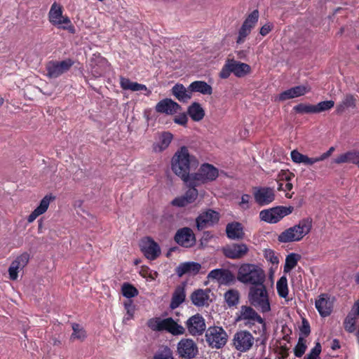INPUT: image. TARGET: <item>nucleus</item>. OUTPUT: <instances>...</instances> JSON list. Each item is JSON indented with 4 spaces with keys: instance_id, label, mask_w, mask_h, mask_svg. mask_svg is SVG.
Here are the masks:
<instances>
[{
    "instance_id": "obj_1",
    "label": "nucleus",
    "mask_w": 359,
    "mask_h": 359,
    "mask_svg": "<svg viewBox=\"0 0 359 359\" xmlns=\"http://www.w3.org/2000/svg\"><path fill=\"white\" fill-rule=\"evenodd\" d=\"M192 164L196 165L195 158L189 155L186 147H181L172 158V171L186 182L187 185L191 180L189 172Z\"/></svg>"
},
{
    "instance_id": "obj_2",
    "label": "nucleus",
    "mask_w": 359,
    "mask_h": 359,
    "mask_svg": "<svg viewBox=\"0 0 359 359\" xmlns=\"http://www.w3.org/2000/svg\"><path fill=\"white\" fill-rule=\"evenodd\" d=\"M236 278L243 284L256 286L264 283L266 275L259 266L245 263L238 268Z\"/></svg>"
},
{
    "instance_id": "obj_3",
    "label": "nucleus",
    "mask_w": 359,
    "mask_h": 359,
    "mask_svg": "<svg viewBox=\"0 0 359 359\" xmlns=\"http://www.w3.org/2000/svg\"><path fill=\"white\" fill-rule=\"evenodd\" d=\"M311 227V220L309 219H302L297 224L290 227L280 233L278 236V240L280 243L299 241L310 232Z\"/></svg>"
},
{
    "instance_id": "obj_4",
    "label": "nucleus",
    "mask_w": 359,
    "mask_h": 359,
    "mask_svg": "<svg viewBox=\"0 0 359 359\" xmlns=\"http://www.w3.org/2000/svg\"><path fill=\"white\" fill-rule=\"evenodd\" d=\"M63 8L62 6L54 2L50 7L48 13V20L53 26L57 27L59 29L67 30L71 34L76 33V29L69 18L67 15H63Z\"/></svg>"
},
{
    "instance_id": "obj_5",
    "label": "nucleus",
    "mask_w": 359,
    "mask_h": 359,
    "mask_svg": "<svg viewBox=\"0 0 359 359\" xmlns=\"http://www.w3.org/2000/svg\"><path fill=\"white\" fill-rule=\"evenodd\" d=\"M248 300L252 306L263 313L271 310L267 290L264 283L250 288Z\"/></svg>"
},
{
    "instance_id": "obj_6",
    "label": "nucleus",
    "mask_w": 359,
    "mask_h": 359,
    "mask_svg": "<svg viewBox=\"0 0 359 359\" xmlns=\"http://www.w3.org/2000/svg\"><path fill=\"white\" fill-rule=\"evenodd\" d=\"M218 170L209 163L203 164L198 172L191 175L189 187H197L207 182L215 180L218 177Z\"/></svg>"
},
{
    "instance_id": "obj_7",
    "label": "nucleus",
    "mask_w": 359,
    "mask_h": 359,
    "mask_svg": "<svg viewBox=\"0 0 359 359\" xmlns=\"http://www.w3.org/2000/svg\"><path fill=\"white\" fill-rule=\"evenodd\" d=\"M228 335L226 331L219 326L210 327L205 332V340L212 348H221L227 342Z\"/></svg>"
},
{
    "instance_id": "obj_8",
    "label": "nucleus",
    "mask_w": 359,
    "mask_h": 359,
    "mask_svg": "<svg viewBox=\"0 0 359 359\" xmlns=\"http://www.w3.org/2000/svg\"><path fill=\"white\" fill-rule=\"evenodd\" d=\"M293 211V207L278 206L259 212V218L262 221L269 224H276L284 217L290 215Z\"/></svg>"
},
{
    "instance_id": "obj_9",
    "label": "nucleus",
    "mask_w": 359,
    "mask_h": 359,
    "mask_svg": "<svg viewBox=\"0 0 359 359\" xmlns=\"http://www.w3.org/2000/svg\"><path fill=\"white\" fill-rule=\"evenodd\" d=\"M255 338L252 334L246 330H240L235 333L232 339V345L235 349L240 352H247L253 346Z\"/></svg>"
},
{
    "instance_id": "obj_10",
    "label": "nucleus",
    "mask_w": 359,
    "mask_h": 359,
    "mask_svg": "<svg viewBox=\"0 0 359 359\" xmlns=\"http://www.w3.org/2000/svg\"><path fill=\"white\" fill-rule=\"evenodd\" d=\"M89 65L90 72L95 78L104 76L110 68L108 60L98 53L93 54Z\"/></svg>"
},
{
    "instance_id": "obj_11",
    "label": "nucleus",
    "mask_w": 359,
    "mask_h": 359,
    "mask_svg": "<svg viewBox=\"0 0 359 359\" xmlns=\"http://www.w3.org/2000/svg\"><path fill=\"white\" fill-rule=\"evenodd\" d=\"M74 64V62L69 58L60 62L50 61L46 65V75L51 79L57 78L67 72Z\"/></svg>"
},
{
    "instance_id": "obj_12",
    "label": "nucleus",
    "mask_w": 359,
    "mask_h": 359,
    "mask_svg": "<svg viewBox=\"0 0 359 359\" xmlns=\"http://www.w3.org/2000/svg\"><path fill=\"white\" fill-rule=\"evenodd\" d=\"M208 279L215 281L219 285H229L234 283L236 278L234 274L226 269H213L208 274Z\"/></svg>"
},
{
    "instance_id": "obj_13",
    "label": "nucleus",
    "mask_w": 359,
    "mask_h": 359,
    "mask_svg": "<svg viewBox=\"0 0 359 359\" xmlns=\"http://www.w3.org/2000/svg\"><path fill=\"white\" fill-rule=\"evenodd\" d=\"M219 213L212 210L208 209L201 212L196 219V227L198 230L212 226L217 224L219 220Z\"/></svg>"
},
{
    "instance_id": "obj_14",
    "label": "nucleus",
    "mask_w": 359,
    "mask_h": 359,
    "mask_svg": "<svg viewBox=\"0 0 359 359\" xmlns=\"http://www.w3.org/2000/svg\"><path fill=\"white\" fill-rule=\"evenodd\" d=\"M252 194L255 202L261 205H267L275 199L273 189L266 187H255L252 189Z\"/></svg>"
},
{
    "instance_id": "obj_15",
    "label": "nucleus",
    "mask_w": 359,
    "mask_h": 359,
    "mask_svg": "<svg viewBox=\"0 0 359 359\" xmlns=\"http://www.w3.org/2000/svg\"><path fill=\"white\" fill-rule=\"evenodd\" d=\"M29 260V254L25 252L17 257L12 262L8 269V274L11 280H17L18 277V272L27 266Z\"/></svg>"
},
{
    "instance_id": "obj_16",
    "label": "nucleus",
    "mask_w": 359,
    "mask_h": 359,
    "mask_svg": "<svg viewBox=\"0 0 359 359\" xmlns=\"http://www.w3.org/2000/svg\"><path fill=\"white\" fill-rule=\"evenodd\" d=\"M249 248L245 243H233L223 249L224 255L230 259H238L247 255Z\"/></svg>"
},
{
    "instance_id": "obj_17",
    "label": "nucleus",
    "mask_w": 359,
    "mask_h": 359,
    "mask_svg": "<svg viewBox=\"0 0 359 359\" xmlns=\"http://www.w3.org/2000/svg\"><path fill=\"white\" fill-rule=\"evenodd\" d=\"M238 319L256 321L261 325L262 332H264L266 330V325L264 319L251 306H242L240 309Z\"/></svg>"
},
{
    "instance_id": "obj_18",
    "label": "nucleus",
    "mask_w": 359,
    "mask_h": 359,
    "mask_svg": "<svg viewBox=\"0 0 359 359\" xmlns=\"http://www.w3.org/2000/svg\"><path fill=\"white\" fill-rule=\"evenodd\" d=\"M189 187L184 195L176 197L172 201L171 204L173 206L183 208L193 203L196 200L198 195V190L195 188L196 187Z\"/></svg>"
},
{
    "instance_id": "obj_19",
    "label": "nucleus",
    "mask_w": 359,
    "mask_h": 359,
    "mask_svg": "<svg viewBox=\"0 0 359 359\" xmlns=\"http://www.w3.org/2000/svg\"><path fill=\"white\" fill-rule=\"evenodd\" d=\"M187 326L191 335H201L205 330V323L203 318L196 314L188 319Z\"/></svg>"
},
{
    "instance_id": "obj_20",
    "label": "nucleus",
    "mask_w": 359,
    "mask_h": 359,
    "mask_svg": "<svg viewBox=\"0 0 359 359\" xmlns=\"http://www.w3.org/2000/svg\"><path fill=\"white\" fill-rule=\"evenodd\" d=\"M140 247L144 255L151 260L155 259L161 253L158 245L149 238L142 240Z\"/></svg>"
},
{
    "instance_id": "obj_21",
    "label": "nucleus",
    "mask_w": 359,
    "mask_h": 359,
    "mask_svg": "<svg viewBox=\"0 0 359 359\" xmlns=\"http://www.w3.org/2000/svg\"><path fill=\"white\" fill-rule=\"evenodd\" d=\"M175 241L186 248L191 247L195 243V236L191 229L184 227L177 231Z\"/></svg>"
},
{
    "instance_id": "obj_22",
    "label": "nucleus",
    "mask_w": 359,
    "mask_h": 359,
    "mask_svg": "<svg viewBox=\"0 0 359 359\" xmlns=\"http://www.w3.org/2000/svg\"><path fill=\"white\" fill-rule=\"evenodd\" d=\"M180 355L183 358H191L197 353V347L193 340L182 339L177 346Z\"/></svg>"
},
{
    "instance_id": "obj_23",
    "label": "nucleus",
    "mask_w": 359,
    "mask_h": 359,
    "mask_svg": "<svg viewBox=\"0 0 359 359\" xmlns=\"http://www.w3.org/2000/svg\"><path fill=\"white\" fill-rule=\"evenodd\" d=\"M315 304L316 309L321 316L326 317L330 315L333 307V302L327 294H320L316 300Z\"/></svg>"
},
{
    "instance_id": "obj_24",
    "label": "nucleus",
    "mask_w": 359,
    "mask_h": 359,
    "mask_svg": "<svg viewBox=\"0 0 359 359\" xmlns=\"http://www.w3.org/2000/svg\"><path fill=\"white\" fill-rule=\"evenodd\" d=\"M180 110V105L171 99H164L157 103L156 111L159 113L172 115Z\"/></svg>"
},
{
    "instance_id": "obj_25",
    "label": "nucleus",
    "mask_w": 359,
    "mask_h": 359,
    "mask_svg": "<svg viewBox=\"0 0 359 359\" xmlns=\"http://www.w3.org/2000/svg\"><path fill=\"white\" fill-rule=\"evenodd\" d=\"M201 266L199 263L194 262H187L181 263L176 269V273L179 277H182L185 274L194 276L197 274Z\"/></svg>"
},
{
    "instance_id": "obj_26",
    "label": "nucleus",
    "mask_w": 359,
    "mask_h": 359,
    "mask_svg": "<svg viewBox=\"0 0 359 359\" xmlns=\"http://www.w3.org/2000/svg\"><path fill=\"white\" fill-rule=\"evenodd\" d=\"M55 198L50 195L45 196L40 202V204L36 207L27 217L29 223L33 222L39 216L45 213L50 205V203Z\"/></svg>"
},
{
    "instance_id": "obj_27",
    "label": "nucleus",
    "mask_w": 359,
    "mask_h": 359,
    "mask_svg": "<svg viewBox=\"0 0 359 359\" xmlns=\"http://www.w3.org/2000/svg\"><path fill=\"white\" fill-rule=\"evenodd\" d=\"M227 237L232 240L242 239L244 237L243 226L239 222H232L226 225Z\"/></svg>"
},
{
    "instance_id": "obj_28",
    "label": "nucleus",
    "mask_w": 359,
    "mask_h": 359,
    "mask_svg": "<svg viewBox=\"0 0 359 359\" xmlns=\"http://www.w3.org/2000/svg\"><path fill=\"white\" fill-rule=\"evenodd\" d=\"M163 331H166L172 335H180L184 334V328L177 324L172 318H167L163 319Z\"/></svg>"
},
{
    "instance_id": "obj_29",
    "label": "nucleus",
    "mask_w": 359,
    "mask_h": 359,
    "mask_svg": "<svg viewBox=\"0 0 359 359\" xmlns=\"http://www.w3.org/2000/svg\"><path fill=\"white\" fill-rule=\"evenodd\" d=\"M229 62L232 73L237 77H243L251 71L250 66L246 63L236 61L234 59H229Z\"/></svg>"
},
{
    "instance_id": "obj_30",
    "label": "nucleus",
    "mask_w": 359,
    "mask_h": 359,
    "mask_svg": "<svg viewBox=\"0 0 359 359\" xmlns=\"http://www.w3.org/2000/svg\"><path fill=\"white\" fill-rule=\"evenodd\" d=\"M359 160V151H350L339 155L334 162L337 164L353 163L358 165Z\"/></svg>"
},
{
    "instance_id": "obj_31",
    "label": "nucleus",
    "mask_w": 359,
    "mask_h": 359,
    "mask_svg": "<svg viewBox=\"0 0 359 359\" xmlns=\"http://www.w3.org/2000/svg\"><path fill=\"white\" fill-rule=\"evenodd\" d=\"M192 303L197 306H203L208 304L209 300V292L204 290H197L191 296Z\"/></svg>"
},
{
    "instance_id": "obj_32",
    "label": "nucleus",
    "mask_w": 359,
    "mask_h": 359,
    "mask_svg": "<svg viewBox=\"0 0 359 359\" xmlns=\"http://www.w3.org/2000/svg\"><path fill=\"white\" fill-rule=\"evenodd\" d=\"M291 158L296 163H303L306 165H312L318 162L317 157L310 158L306 155H304L297 150H293L290 154Z\"/></svg>"
},
{
    "instance_id": "obj_33",
    "label": "nucleus",
    "mask_w": 359,
    "mask_h": 359,
    "mask_svg": "<svg viewBox=\"0 0 359 359\" xmlns=\"http://www.w3.org/2000/svg\"><path fill=\"white\" fill-rule=\"evenodd\" d=\"M185 297L186 294L184 288L182 286L177 287L172 294L170 307L172 309L177 308L182 303L184 302Z\"/></svg>"
},
{
    "instance_id": "obj_34",
    "label": "nucleus",
    "mask_w": 359,
    "mask_h": 359,
    "mask_svg": "<svg viewBox=\"0 0 359 359\" xmlns=\"http://www.w3.org/2000/svg\"><path fill=\"white\" fill-rule=\"evenodd\" d=\"M171 90H212V88L205 81H196L192 82L188 88H186L183 84L176 83Z\"/></svg>"
},
{
    "instance_id": "obj_35",
    "label": "nucleus",
    "mask_w": 359,
    "mask_h": 359,
    "mask_svg": "<svg viewBox=\"0 0 359 359\" xmlns=\"http://www.w3.org/2000/svg\"><path fill=\"white\" fill-rule=\"evenodd\" d=\"M172 137L173 136L170 133H163L160 136L159 142L157 143L154 147L155 151H162L168 148L172 140Z\"/></svg>"
},
{
    "instance_id": "obj_36",
    "label": "nucleus",
    "mask_w": 359,
    "mask_h": 359,
    "mask_svg": "<svg viewBox=\"0 0 359 359\" xmlns=\"http://www.w3.org/2000/svg\"><path fill=\"white\" fill-rule=\"evenodd\" d=\"M188 114L195 121L202 120L205 116V112L201 106L197 103H194L188 109Z\"/></svg>"
},
{
    "instance_id": "obj_37",
    "label": "nucleus",
    "mask_w": 359,
    "mask_h": 359,
    "mask_svg": "<svg viewBox=\"0 0 359 359\" xmlns=\"http://www.w3.org/2000/svg\"><path fill=\"white\" fill-rule=\"evenodd\" d=\"M120 85L123 90H147L146 86L132 82L128 78L120 77Z\"/></svg>"
},
{
    "instance_id": "obj_38",
    "label": "nucleus",
    "mask_w": 359,
    "mask_h": 359,
    "mask_svg": "<svg viewBox=\"0 0 359 359\" xmlns=\"http://www.w3.org/2000/svg\"><path fill=\"white\" fill-rule=\"evenodd\" d=\"M276 289L278 295L280 297L286 298L288 295L287 280L286 276H283L277 281Z\"/></svg>"
},
{
    "instance_id": "obj_39",
    "label": "nucleus",
    "mask_w": 359,
    "mask_h": 359,
    "mask_svg": "<svg viewBox=\"0 0 359 359\" xmlns=\"http://www.w3.org/2000/svg\"><path fill=\"white\" fill-rule=\"evenodd\" d=\"M300 258V256L295 253H291L287 256L284 266V272L288 273L293 269Z\"/></svg>"
},
{
    "instance_id": "obj_40",
    "label": "nucleus",
    "mask_w": 359,
    "mask_h": 359,
    "mask_svg": "<svg viewBox=\"0 0 359 359\" xmlns=\"http://www.w3.org/2000/svg\"><path fill=\"white\" fill-rule=\"evenodd\" d=\"M240 294L236 290H229L224 294V299L229 306H233L238 304Z\"/></svg>"
},
{
    "instance_id": "obj_41",
    "label": "nucleus",
    "mask_w": 359,
    "mask_h": 359,
    "mask_svg": "<svg viewBox=\"0 0 359 359\" xmlns=\"http://www.w3.org/2000/svg\"><path fill=\"white\" fill-rule=\"evenodd\" d=\"M355 105V99L352 95L346 96L342 102L337 105V112L342 113L346 109L353 108Z\"/></svg>"
},
{
    "instance_id": "obj_42",
    "label": "nucleus",
    "mask_w": 359,
    "mask_h": 359,
    "mask_svg": "<svg viewBox=\"0 0 359 359\" xmlns=\"http://www.w3.org/2000/svg\"><path fill=\"white\" fill-rule=\"evenodd\" d=\"M73 332L71 335V339L82 341L86 337V332L83 327L79 324H72Z\"/></svg>"
},
{
    "instance_id": "obj_43",
    "label": "nucleus",
    "mask_w": 359,
    "mask_h": 359,
    "mask_svg": "<svg viewBox=\"0 0 359 359\" xmlns=\"http://www.w3.org/2000/svg\"><path fill=\"white\" fill-rule=\"evenodd\" d=\"M259 16L258 10H254L247 16L243 25L252 29L258 22Z\"/></svg>"
},
{
    "instance_id": "obj_44",
    "label": "nucleus",
    "mask_w": 359,
    "mask_h": 359,
    "mask_svg": "<svg viewBox=\"0 0 359 359\" xmlns=\"http://www.w3.org/2000/svg\"><path fill=\"white\" fill-rule=\"evenodd\" d=\"M334 106V102L333 100H325L318 102L314 104L315 114H319L330 110Z\"/></svg>"
},
{
    "instance_id": "obj_45",
    "label": "nucleus",
    "mask_w": 359,
    "mask_h": 359,
    "mask_svg": "<svg viewBox=\"0 0 359 359\" xmlns=\"http://www.w3.org/2000/svg\"><path fill=\"white\" fill-rule=\"evenodd\" d=\"M147 325L153 331L162 332L163 319L158 317L152 318L147 321Z\"/></svg>"
},
{
    "instance_id": "obj_46",
    "label": "nucleus",
    "mask_w": 359,
    "mask_h": 359,
    "mask_svg": "<svg viewBox=\"0 0 359 359\" xmlns=\"http://www.w3.org/2000/svg\"><path fill=\"white\" fill-rule=\"evenodd\" d=\"M122 294L126 298L135 297L138 294V290L129 283H123L121 287Z\"/></svg>"
},
{
    "instance_id": "obj_47",
    "label": "nucleus",
    "mask_w": 359,
    "mask_h": 359,
    "mask_svg": "<svg viewBox=\"0 0 359 359\" xmlns=\"http://www.w3.org/2000/svg\"><path fill=\"white\" fill-rule=\"evenodd\" d=\"M294 110L299 114H315L314 104H299L294 107Z\"/></svg>"
},
{
    "instance_id": "obj_48",
    "label": "nucleus",
    "mask_w": 359,
    "mask_h": 359,
    "mask_svg": "<svg viewBox=\"0 0 359 359\" xmlns=\"http://www.w3.org/2000/svg\"><path fill=\"white\" fill-rule=\"evenodd\" d=\"M356 317L353 314H349L345 318L344 325L345 330L351 333L355 330Z\"/></svg>"
},
{
    "instance_id": "obj_49",
    "label": "nucleus",
    "mask_w": 359,
    "mask_h": 359,
    "mask_svg": "<svg viewBox=\"0 0 359 359\" xmlns=\"http://www.w3.org/2000/svg\"><path fill=\"white\" fill-rule=\"evenodd\" d=\"M124 308L126 311V315L123 319V322L126 323L127 321L131 320L133 318L135 313V306L132 301L128 300L124 302Z\"/></svg>"
},
{
    "instance_id": "obj_50",
    "label": "nucleus",
    "mask_w": 359,
    "mask_h": 359,
    "mask_svg": "<svg viewBox=\"0 0 359 359\" xmlns=\"http://www.w3.org/2000/svg\"><path fill=\"white\" fill-rule=\"evenodd\" d=\"M251 31V29L242 25L238 30L236 43L238 44L243 43L245 41L247 36L250 34Z\"/></svg>"
},
{
    "instance_id": "obj_51",
    "label": "nucleus",
    "mask_w": 359,
    "mask_h": 359,
    "mask_svg": "<svg viewBox=\"0 0 359 359\" xmlns=\"http://www.w3.org/2000/svg\"><path fill=\"white\" fill-rule=\"evenodd\" d=\"M306 349V341L300 337L298 340L297 344L296 345L294 352L295 356L299 358L303 355Z\"/></svg>"
},
{
    "instance_id": "obj_52",
    "label": "nucleus",
    "mask_w": 359,
    "mask_h": 359,
    "mask_svg": "<svg viewBox=\"0 0 359 359\" xmlns=\"http://www.w3.org/2000/svg\"><path fill=\"white\" fill-rule=\"evenodd\" d=\"M304 94L302 91H283L278 97V100L284 101L288 99L299 97Z\"/></svg>"
},
{
    "instance_id": "obj_53",
    "label": "nucleus",
    "mask_w": 359,
    "mask_h": 359,
    "mask_svg": "<svg viewBox=\"0 0 359 359\" xmlns=\"http://www.w3.org/2000/svg\"><path fill=\"white\" fill-rule=\"evenodd\" d=\"M154 359H173L172 351L169 348L163 347L156 355Z\"/></svg>"
},
{
    "instance_id": "obj_54",
    "label": "nucleus",
    "mask_w": 359,
    "mask_h": 359,
    "mask_svg": "<svg viewBox=\"0 0 359 359\" xmlns=\"http://www.w3.org/2000/svg\"><path fill=\"white\" fill-rule=\"evenodd\" d=\"M250 195L243 194L238 203L240 208L243 210H248L250 208Z\"/></svg>"
},
{
    "instance_id": "obj_55",
    "label": "nucleus",
    "mask_w": 359,
    "mask_h": 359,
    "mask_svg": "<svg viewBox=\"0 0 359 359\" xmlns=\"http://www.w3.org/2000/svg\"><path fill=\"white\" fill-rule=\"evenodd\" d=\"M321 352V346L320 343H317L311 349L310 353L304 359H318Z\"/></svg>"
},
{
    "instance_id": "obj_56",
    "label": "nucleus",
    "mask_w": 359,
    "mask_h": 359,
    "mask_svg": "<svg viewBox=\"0 0 359 359\" xmlns=\"http://www.w3.org/2000/svg\"><path fill=\"white\" fill-rule=\"evenodd\" d=\"M264 257L268 262H271L272 264L277 265L279 262L278 257L276 255L275 252L271 250H266L264 251Z\"/></svg>"
},
{
    "instance_id": "obj_57",
    "label": "nucleus",
    "mask_w": 359,
    "mask_h": 359,
    "mask_svg": "<svg viewBox=\"0 0 359 359\" xmlns=\"http://www.w3.org/2000/svg\"><path fill=\"white\" fill-rule=\"evenodd\" d=\"M231 73H232V69L231 67L229 59H228L224 65L223 66L219 73V76L222 79H227L230 76Z\"/></svg>"
},
{
    "instance_id": "obj_58",
    "label": "nucleus",
    "mask_w": 359,
    "mask_h": 359,
    "mask_svg": "<svg viewBox=\"0 0 359 359\" xmlns=\"http://www.w3.org/2000/svg\"><path fill=\"white\" fill-rule=\"evenodd\" d=\"M175 97L182 102H187L191 97L192 91H174Z\"/></svg>"
},
{
    "instance_id": "obj_59",
    "label": "nucleus",
    "mask_w": 359,
    "mask_h": 359,
    "mask_svg": "<svg viewBox=\"0 0 359 359\" xmlns=\"http://www.w3.org/2000/svg\"><path fill=\"white\" fill-rule=\"evenodd\" d=\"M173 121L177 124L185 126L187 123L188 118L187 115L184 113H183L178 116H175Z\"/></svg>"
},
{
    "instance_id": "obj_60",
    "label": "nucleus",
    "mask_w": 359,
    "mask_h": 359,
    "mask_svg": "<svg viewBox=\"0 0 359 359\" xmlns=\"http://www.w3.org/2000/svg\"><path fill=\"white\" fill-rule=\"evenodd\" d=\"M273 29V25L271 23H266L264 25H263L259 31V34L265 36H266Z\"/></svg>"
},
{
    "instance_id": "obj_61",
    "label": "nucleus",
    "mask_w": 359,
    "mask_h": 359,
    "mask_svg": "<svg viewBox=\"0 0 359 359\" xmlns=\"http://www.w3.org/2000/svg\"><path fill=\"white\" fill-rule=\"evenodd\" d=\"M334 151V147H332L328 149V151L327 152L323 153L320 156H318L317 158L318 160V162L323 161L325 160L326 158H327L332 154V152Z\"/></svg>"
},
{
    "instance_id": "obj_62",
    "label": "nucleus",
    "mask_w": 359,
    "mask_h": 359,
    "mask_svg": "<svg viewBox=\"0 0 359 359\" xmlns=\"http://www.w3.org/2000/svg\"><path fill=\"white\" fill-rule=\"evenodd\" d=\"M302 332L306 335L309 334L310 332V327L309 324L304 321H303V326L302 328Z\"/></svg>"
},
{
    "instance_id": "obj_63",
    "label": "nucleus",
    "mask_w": 359,
    "mask_h": 359,
    "mask_svg": "<svg viewBox=\"0 0 359 359\" xmlns=\"http://www.w3.org/2000/svg\"><path fill=\"white\" fill-rule=\"evenodd\" d=\"M332 349L335 350L337 348H339V342L337 340L334 339L333 341V344H332Z\"/></svg>"
},
{
    "instance_id": "obj_64",
    "label": "nucleus",
    "mask_w": 359,
    "mask_h": 359,
    "mask_svg": "<svg viewBox=\"0 0 359 359\" xmlns=\"http://www.w3.org/2000/svg\"><path fill=\"white\" fill-rule=\"evenodd\" d=\"M355 314L359 315V300L355 304Z\"/></svg>"
}]
</instances>
